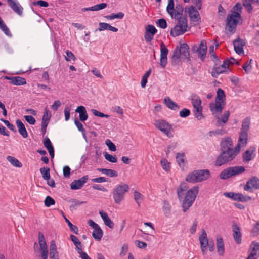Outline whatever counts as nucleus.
Wrapping results in <instances>:
<instances>
[{"label": "nucleus", "instance_id": "8fccbe9b", "mask_svg": "<svg viewBox=\"0 0 259 259\" xmlns=\"http://www.w3.org/2000/svg\"><path fill=\"white\" fill-rule=\"evenodd\" d=\"M66 56H65V60L66 61H70L71 60H76V58L74 56V55L72 53V52L70 51H66Z\"/></svg>", "mask_w": 259, "mask_h": 259}, {"label": "nucleus", "instance_id": "a18cd8bd", "mask_svg": "<svg viewBox=\"0 0 259 259\" xmlns=\"http://www.w3.org/2000/svg\"><path fill=\"white\" fill-rule=\"evenodd\" d=\"M161 166L166 171L170 170V163L165 158H163L160 161Z\"/></svg>", "mask_w": 259, "mask_h": 259}, {"label": "nucleus", "instance_id": "c03bdc74", "mask_svg": "<svg viewBox=\"0 0 259 259\" xmlns=\"http://www.w3.org/2000/svg\"><path fill=\"white\" fill-rule=\"evenodd\" d=\"M63 216L65 219V222L67 223L68 226L69 227L70 230L72 232H73L75 234H78V228L76 226L73 225L71 223V222L65 217V216H64V215H63Z\"/></svg>", "mask_w": 259, "mask_h": 259}, {"label": "nucleus", "instance_id": "ea45409f", "mask_svg": "<svg viewBox=\"0 0 259 259\" xmlns=\"http://www.w3.org/2000/svg\"><path fill=\"white\" fill-rule=\"evenodd\" d=\"M184 153H177L176 156L177 161L180 167H183L185 165Z\"/></svg>", "mask_w": 259, "mask_h": 259}, {"label": "nucleus", "instance_id": "bf43d9fd", "mask_svg": "<svg viewBox=\"0 0 259 259\" xmlns=\"http://www.w3.org/2000/svg\"><path fill=\"white\" fill-rule=\"evenodd\" d=\"M190 111L186 108L183 109L180 111V116L182 118H186L190 115Z\"/></svg>", "mask_w": 259, "mask_h": 259}, {"label": "nucleus", "instance_id": "dca6fc26", "mask_svg": "<svg viewBox=\"0 0 259 259\" xmlns=\"http://www.w3.org/2000/svg\"><path fill=\"white\" fill-rule=\"evenodd\" d=\"M232 227L233 230V237L235 241L238 244H241L242 242V235L240 228L235 222H233Z\"/></svg>", "mask_w": 259, "mask_h": 259}, {"label": "nucleus", "instance_id": "a211bd4d", "mask_svg": "<svg viewBox=\"0 0 259 259\" xmlns=\"http://www.w3.org/2000/svg\"><path fill=\"white\" fill-rule=\"evenodd\" d=\"M245 44V41L240 38L234 40L233 41V45L235 52L239 55L243 54V46Z\"/></svg>", "mask_w": 259, "mask_h": 259}, {"label": "nucleus", "instance_id": "864d4df0", "mask_svg": "<svg viewBox=\"0 0 259 259\" xmlns=\"http://www.w3.org/2000/svg\"><path fill=\"white\" fill-rule=\"evenodd\" d=\"M74 123L78 130L83 133L84 135H85V130L83 128L82 124L77 119L75 118L74 119Z\"/></svg>", "mask_w": 259, "mask_h": 259}, {"label": "nucleus", "instance_id": "de8ad7c7", "mask_svg": "<svg viewBox=\"0 0 259 259\" xmlns=\"http://www.w3.org/2000/svg\"><path fill=\"white\" fill-rule=\"evenodd\" d=\"M189 17L191 21L193 22H198L200 20L199 13L198 11H195V14L193 15H192V13L190 12L189 14Z\"/></svg>", "mask_w": 259, "mask_h": 259}, {"label": "nucleus", "instance_id": "4d7b16f0", "mask_svg": "<svg viewBox=\"0 0 259 259\" xmlns=\"http://www.w3.org/2000/svg\"><path fill=\"white\" fill-rule=\"evenodd\" d=\"M33 6H39L42 7H47L49 6L47 2L39 0L32 3Z\"/></svg>", "mask_w": 259, "mask_h": 259}, {"label": "nucleus", "instance_id": "7c9ffc66", "mask_svg": "<svg viewBox=\"0 0 259 259\" xmlns=\"http://www.w3.org/2000/svg\"><path fill=\"white\" fill-rule=\"evenodd\" d=\"M103 235V232L100 226L94 229L93 232L92 233V236L95 240L97 241L101 240Z\"/></svg>", "mask_w": 259, "mask_h": 259}, {"label": "nucleus", "instance_id": "cd10ccee", "mask_svg": "<svg viewBox=\"0 0 259 259\" xmlns=\"http://www.w3.org/2000/svg\"><path fill=\"white\" fill-rule=\"evenodd\" d=\"M255 151V148L247 150L242 154L243 161L248 163L252 159V155Z\"/></svg>", "mask_w": 259, "mask_h": 259}, {"label": "nucleus", "instance_id": "b1692460", "mask_svg": "<svg viewBox=\"0 0 259 259\" xmlns=\"http://www.w3.org/2000/svg\"><path fill=\"white\" fill-rule=\"evenodd\" d=\"M76 113L79 114V119L81 121L84 122L87 120L88 118V115L85 108L83 106H79L77 107L75 110Z\"/></svg>", "mask_w": 259, "mask_h": 259}, {"label": "nucleus", "instance_id": "72a5a7b5", "mask_svg": "<svg viewBox=\"0 0 259 259\" xmlns=\"http://www.w3.org/2000/svg\"><path fill=\"white\" fill-rule=\"evenodd\" d=\"M226 72H227V70L223 69L221 65L216 66L213 67L211 71V75L213 77L217 78L219 74Z\"/></svg>", "mask_w": 259, "mask_h": 259}, {"label": "nucleus", "instance_id": "4c0bfd02", "mask_svg": "<svg viewBox=\"0 0 259 259\" xmlns=\"http://www.w3.org/2000/svg\"><path fill=\"white\" fill-rule=\"evenodd\" d=\"M199 240L200 242L201 247L206 246L208 244V240L207 238V234L204 230H203L202 234L199 237Z\"/></svg>", "mask_w": 259, "mask_h": 259}, {"label": "nucleus", "instance_id": "5701e85b", "mask_svg": "<svg viewBox=\"0 0 259 259\" xmlns=\"http://www.w3.org/2000/svg\"><path fill=\"white\" fill-rule=\"evenodd\" d=\"M221 151L231 149L233 142L230 137H226L221 141L220 143Z\"/></svg>", "mask_w": 259, "mask_h": 259}, {"label": "nucleus", "instance_id": "ddd939ff", "mask_svg": "<svg viewBox=\"0 0 259 259\" xmlns=\"http://www.w3.org/2000/svg\"><path fill=\"white\" fill-rule=\"evenodd\" d=\"M207 49V47L206 41L205 40H202L199 47L197 45L193 46L192 48V52L193 53L198 52L199 57L201 58V60L203 61L206 56Z\"/></svg>", "mask_w": 259, "mask_h": 259}, {"label": "nucleus", "instance_id": "c85d7f7f", "mask_svg": "<svg viewBox=\"0 0 259 259\" xmlns=\"http://www.w3.org/2000/svg\"><path fill=\"white\" fill-rule=\"evenodd\" d=\"M97 170L110 177H116L118 176V172L111 169L98 168Z\"/></svg>", "mask_w": 259, "mask_h": 259}, {"label": "nucleus", "instance_id": "6e6d98bb", "mask_svg": "<svg viewBox=\"0 0 259 259\" xmlns=\"http://www.w3.org/2000/svg\"><path fill=\"white\" fill-rule=\"evenodd\" d=\"M91 111L93 113V114L96 116L106 118H109L110 117L109 115L104 114L103 113L100 112L96 109H92Z\"/></svg>", "mask_w": 259, "mask_h": 259}, {"label": "nucleus", "instance_id": "473e14b6", "mask_svg": "<svg viewBox=\"0 0 259 259\" xmlns=\"http://www.w3.org/2000/svg\"><path fill=\"white\" fill-rule=\"evenodd\" d=\"M188 187L185 183H181L179 188L177 189V194L180 200L182 199L184 195L183 192L188 190Z\"/></svg>", "mask_w": 259, "mask_h": 259}, {"label": "nucleus", "instance_id": "0e129e2a", "mask_svg": "<svg viewBox=\"0 0 259 259\" xmlns=\"http://www.w3.org/2000/svg\"><path fill=\"white\" fill-rule=\"evenodd\" d=\"M63 175L65 178H69L70 176V168L68 166H65L63 169Z\"/></svg>", "mask_w": 259, "mask_h": 259}, {"label": "nucleus", "instance_id": "4468645a", "mask_svg": "<svg viewBox=\"0 0 259 259\" xmlns=\"http://www.w3.org/2000/svg\"><path fill=\"white\" fill-rule=\"evenodd\" d=\"M259 189V179L256 177H252L246 182L244 187V190L252 192V189Z\"/></svg>", "mask_w": 259, "mask_h": 259}, {"label": "nucleus", "instance_id": "9b49d317", "mask_svg": "<svg viewBox=\"0 0 259 259\" xmlns=\"http://www.w3.org/2000/svg\"><path fill=\"white\" fill-rule=\"evenodd\" d=\"M129 190L127 184L119 185L113 190V198L115 202L119 204L124 198L125 193Z\"/></svg>", "mask_w": 259, "mask_h": 259}, {"label": "nucleus", "instance_id": "774afa93", "mask_svg": "<svg viewBox=\"0 0 259 259\" xmlns=\"http://www.w3.org/2000/svg\"><path fill=\"white\" fill-rule=\"evenodd\" d=\"M252 233L253 235H256L259 233V221L254 224L252 230Z\"/></svg>", "mask_w": 259, "mask_h": 259}, {"label": "nucleus", "instance_id": "3c124183", "mask_svg": "<svg viewBox=\"0 0 259 259\" xmlns=\"http://www.w3.org/2000/svg\"><path fill=\"white\" fill-rule=\"evenodd\" d=\"M134 197L138 206H140V203L139 201L140 199H142L143 198V195L137 191H135L134 192Z\"/></svg>", "mask_w": 259, "mask_h": 259}, {"label": "nucleus", "instance_id": "79ce46f5", "mask_svg": "<svg viewBox=\"0 0 259 259\" xmlns=\"http://www.w3.org/2000/svg\"><path fill=\"white\" fill-rule=\"evenodd\" d=\"M124 15L122 12H119L117 14H111L110 15H107L105 16V18L107 19L112 20L114 19H122L124 17Z\"/></svg>", "mask_w": 259, "mask_h": 259}, {"label": "nucleus", "instance_id": "2f4dec72", "mask_svg": "<svg viewBox=\"0 0 259 259\" xmlns=\"http://www.w3.org/2000/svg\"><path fill=\"white\" fill-rule=\"evenodd\" d=\"M184 12V8L181 4H177L175 7L174 17L178 19L180 16H182Z\"/></svg>", "mask_w": 259, "mask_h": 259}, {"label": "nucleus", "instance_id": "052dcab7", "mask_svg": "<svg viewBox=\"0 0 259 259\" xmlns=\"http://www.w3.org/2000/svg\"><path fill=\"white\" fill-rule=\"evenodd\" d=\"M229 115L230 112L229 111H226L224 113L223 115L220 118L221 120L223 122V123L225 124L227 122Z\"/></svg>", "mask_w": 259, "mask_h": 259}, {"label": "nucleus", "instance_id": "1a4fd4ad", "mask_svg": "<svg viewBox=\"0 0 259 259\" xmlns=\"http://www.w3.org/2000/svg\"><path fill=\"white\" fill-rule=\"evenodd\" d=\"M154 125L158 130L163 133L168 138L173 137L174 130L172 127V125L166 121L158 119L155 121Z\"/></svg>", "mask_w": 259, "mask_h": 259}, {"label": "nucleus", "instance_id": "09e8293b", "mask_svg": "<svg viewBox=\"0 0 259 259\" xmlns=\"http://www.w3.org/2000/svg\"><path fill=\"white\" fill-rule=\"evenodd\" d=\"M157 29L152 25H148L145 28V32L151 33V35H155L157 32Z\"/></svg>", "mask_w": 259, "mask_h": 259}, {"label": "nucleus", "instance_id": "f704fd0d", "mask_svg": "<svg viewBox=\"0 0 259 259\" xmlns=\"http://www.w3.org/2000/svg\"><path fill=\"white\" fill-rule=\"evenodd\" d=\"M7 159L9 162L11 163L12 165L16 167L20 168L22 166V163L15 157L8 156L7 157Z\"/></svg>", "mask_w": 259, "mask_h": 259}, {"label": "nucleus", "instance_id": "aec40b11", "mask_svg": "<svg viewBox=\"0 0 259 259\" xmlns=\"http://www.w3.org/2000/svg\"><path fill=\"white\" fill-rule=\"evenodd\" d=\"M5 78L10 80V82L14 85H22L26 84V79L20 76L10 77L6 76Z\"/></svg>", "mask_w": 259, "mask_h": 259}, {"label": "nucleus", "instance_id": "6e6552de", "mask_svg": "<svg viewBox=\"0 0 259 259\" xmlns=\"http://www.w3.org/2000/svg\"><path fill=\"white\" fill-rule=\"evenodd\" d=\"M240 17L241 15L238 12H233V13L229 14L227 17L226 29L230 32L234 33L238 23V19Z\"/></svg>", "mask_w": 259, "mask_h": 259}, {"label": "nucleus", "instance_id": "0eeeda50", "mask_svg": "<svg viewBox=\"0 0 259 259\" xmlns=\"http://www.w3.org/2000/svg\"><path fill=\"white\" fill-rule=\"evenodd\" d=\"M231 150V149L221 150V154L216 159L215 165L220 166L233 161L236 156Z\"/></svg>", "mask_w": 259, "mask_h": 259}, {"label": "nucleus", "instance_id": "603ef678", "mask_svg": "<svg viewBox=\"0 0 259 259\" xmlns=\"http://www.w3.org/2000/svg\"><path fill=\"white\" fill-rule=\"evenodd\" d=\"M157 24L159 27L162 29H165L167 26V22L164 18L158 19L157 22Z\"/></svg>", "mask_w": 259, "mask_h": 259}, {"label": "nucleus", "instance_id": "bb28decb", "mask_svg": "<svg viewBox=\"0 0 259 259\" xmlns=\"http://www.w3.org/2000/svg\"><path fill=\"white\" fill-rule=\"evenodd\" d=\"M181 56L182 55L180 51H178V46H177L173 52L171 58V62L173 65H176L180 62Z\"/></svg>", "mask_w": 259, "mask_h": 259}, {"label": "nucleus", "instance_id": "2eb2a0df", "mask_svg": "<svg viewBox=\"0 0 259 259\" xmlns=\"http://www.w3.org/2000/svg\"><path fill=\"white\" fill-rule=\"evenodd\" d=\"M168 50L166 46L162 42L160 44V64L162 68H165L167 63V54Z\"/></svg>", "mask_w": 259, "mask_h": 259}, {"label": "nucleus", "instance_id": "393cba45", "mask_svg": "<svg viewBox=\"0 0 259 259\" xmlns=\"http://www.w3.org/2000/svg\"><path fill=\"white\" fill-rule=\"evenodd\" d=\"M16 124L18 127V132L22 137L24 138H27L28 135L23 122L20 119H17L16 121Z\"/></svg>", "mask_w": 259, "mask_h": 259}, {"label": "nucleus", "instance_id": "20e7f679", "mask_svg": "<svg viewBox=\"0 0 259 259\" xmlns=\"http://www.w3.org/2000/svg\"><path fill=\"white\" fill-rule=\"evenodd\" d=\"M176 19L178 20L177 24L170 31V35L173 37L183 34L187 31L188 23L186 17L180 16Z\"/></svg>", "mask_w": 259, "mask_h": 259}, {"label": "nucleus", "instance_id": "37998d69", "mask_svg": "<svg viewBox=\"0 0 259 259\" xmlns=\"http://www.w3.org/2000/svg\"><path fill=\"white\" fill-rule=\"evenodd\" d=\"M104 156L105 157V159L109 161L110 162L112 163H116L117 161V158L116 156H112L110 154H109L107 152H104L103 153Z\"/></svg>", "mask_w": 259, "mask_h": 259}, {"label": "nucleus", "instance_id": "a19ab883", "mask_svg": "<svg viewBox=\"0 0 259 259\" xmlns=\"http://www.w3.org/2000/svg\"><path fill=\"white\" fill-rule=\"evenodd\" d=\"M151 73V69H149L147 71L144 75L142 76L141 85L142 88H144L147 82V79Z\"/></svg>", "mask_w": 259, "mask_h": 259}, {"label": "nucleus", "instance_id": "69168bd1", "mask_svg": "<svg viewBox=\"0 0 259 259\" xmlns=\"http://www.w3.org/2000/svg\"><path fill=\"white\" fill-rule=\"evenodd\" d=\"M108 23L105 22H100L99 24V27L98 30L101 31L104 30H107Z\"/></svg>", "mask_w": 259, "mask_h": 259}, {"label": "nucleus", "instance_id": "a878e982", "mask_svg": "<svg viewBox=\"0 0 259 259\" xmlns=\"http://www.w3.org/2000/svg\"><path fill=\"white\" fill-rule=\"evenodd\" d=\"M164 102L166 107L171 110H176L180 108V106L169 97L165 98Z\"/></svg>", "mask_w": 259, "mask_h": 259}, {"label": "nucleus", "instance_id": "49530a36", "mask_svg": "<svg viewBox=\"0 0 259 259\" xmlns=\"http://www.w3.org/2000/svg\"><path fill=\"white\" fill-rule=\"evenodd\" d=\"M44 203L46 207H49L51 205H54L55 203V201L51 197L48 196L45 199Z\"/></svg>", "mask_w": 259, "mask_h": 259}, {"label": "nucleus", "instance_id": "58836bf2", "mask_svg": "<svg viewBox=\"0 0 259 259\" xmlns=\"http://www.w3.org/2000/svg\"><path fill=\"white\" fill-rule=\"evenodd\" d=\"M42 178L45 180H49L50 178V169L49 167H42L40 169Z\"/></svg>", "mask_w": 259, "mask_h": 259}, {"label": "nucleus", "instance_id": "680f3d73", "mask_svg": "<svg viewBox=\"0 0 259 259\" xmlns=\"http://www.w3.org/2000/svg\"><path fill=\"white\" fill-rule=\"evenodd\" d=\"M45 147L47 149L53 147L52 143L48 137H46L43 141Z\"/></svg>", "mask_w": 259, "mask_h": 259}, {"label": "nucleus", "instance_id": "338daca9", "mask_svg": "<svg viewBox=\"0 0 259 259\" xmlns=\"http://www.w3.org/2000/svg\"><path fill=\"white\" fill-rule=\"evenodd\" d=\"M230 65V62L229 61L228 59H226L224 60L223 63L221 65V67L225 70H227V72L228 71V67Z\"/></svg>", "mask_w": 259, "mask_h": 259}, {"label": "nucleus", "instance_id": "f8f14e48", "mask_svg": "<svg viewBox=\"0 0 259 259\" xmlns=\"http://www.w3.org/2000/svg\"><path fill=\"white\" fill-rule=\"evenodd\" d=\"M38 242L40 245V256L42 259H48V251L47 245L44 236L41 232L38 233Z\"/></svg>", "mask_w": 259, "mask_h": 259}, {"label": "nucleus", "instance_id": "423d86ee", "mask_svg": "<svg viewBox=\"0 0 259 259\" xmlns=\"http://www.w3.org/2000/svg\"><path fill=\"white\" fill-rule=\"evenodd\" d=\"M245 171V168L242 166L229 167L222 170L219 175V177L221 179L227 180L232 177L241 174Z\"/></svg>", "mask_w": 259, "mask_h": 259}, {"label": "nucleus", "instance_id": "4be33fe9", "mask_svg": "<svg viewBox=\"0 0 259 259\" xmlns=\"http://www.w3.org/2000/svg\"><path fill=\"white\" fill-rule=\"evenodd\" d=\"M49 254L50 259H59V253L57 250V247L55 241L52 240L51 241Z\"/></svg>", "mask_w": 259, "mask_h": 259}, {"label": "nucleus", "instance_id": "5fc2aeb1", "mask_svg": "<svg viewBox=\"0 0 259 259\" xmlns=\"http://www.w3.org/2000/svg\"><path fill=\"white\" fill-rule=\"evenodd\" d=\"M105 144L108 147L110 150L112 151H115L116 150L115 144L109 139H107L105 141Z\"/></svg>", "mask_w": 259, "mask_h": 259}, {"label": "nucleus", "instance_id": "f257e3e1", "mask_svg": "<svg viewBox=\"0 0 259 259\" xmlns=\"http://www.w3.org/2000/svg\"><path fill=\"white\" fill-rule=\"evenodd\" d=\"M250 121L248 117L245 118L242 123L241 131L237 146L234 148H231V150L236 156L240 152L242 147L246 146L248 140V132L250 128Z\"/></svg>", "mask_w": 259, "mask_h": 259}, {"label": "nucleus", "instance_id": "7ed1b4c3", "mask_svg": "<svg viewBox=\"0 0 259 259\" xmlns=\"http://www.w3.org/2000/svg\"><path fill=\"white\" fill-rule=\"evenodd\" d=\"M225 95L224 91L221 89H218L217 97L215 100V104H210V109L213 114L215 113H221L223 109V106L225 104Z\"/></svg>", "mask_w": 259, "mask_h": 259}, {"label": "nucleus", "instance_id": "13d9d810", "mask_svg": "<svg viewBox=\"0 0 259 259\" xmlns=\"http://www.w3.org/2000/svg\"><path fill=\"white\" fill-rule=\"evenodd\" d=\"M1 120L5 123V124L11 131L14 132H16V130L14 125L10 123L8 120H5L3 118L1 119Z\"/></svg>", "mask_w": 259, "mask_h": 259}, {"label": "nucleus", "instance_id": "f03ea898", "mask_svg": "<svg viewBox=\"0 0 259 259\" xmlns=\"http://www.w3.org/2000/svg\"><path fill=\"white\" fill-rule=\"evenodd\" d=\"M210 176V172L208 169L196 170L189 174L186 181L193 183L202 182L208 179Z\"/></svg>", "mask_w": 259, "mask_h": 259}, {"label": "nucleus", "instance_id": "9d476101", "mask_svg": "<svg viewBox=\"0 0 259 259\" xmlns=\"http://www.w3.org/2000/svg\"><path fill=\"white\" fill-rule=\"evenodd\" d=\"M191 101L194 108L195 117L200 120L204 117L202 113L201 100L197 95H192L191 96Z\"/></svg>", "mask_w": 259, "mask_h": 259}, {"label": "nucleus", "instance_id": "c756f323", "mask_svg": "<svg viewBox=\"0 0 259 259\" xmlns=\"http://www.w3.org/2000/svg\"><path fill=\"white\" fill-rule=\"evenodd\" d=\"M217 251L221 255L224 253V243L223 239L221 237L217 238Z\"/></svg>", "mask_w": 259, "mask_h": 259}, {"label": "nucleus", "instance_id": "c9c22d12", "mask_svg": "<svg viewBox=\"0 0 259 259\" xmlns=\"http://www.w3.org/2000/svg\"><path fill=\"white\" fill-rule=\"evenodd\" d=\"M242 2L243 6L247 9L249 13H250L252 10L251 3L259 4L258 0H243Z\"/></svg>", "mask_w": 259, "mask_h": 259}, {"label": "nucleus", "instance_id": "412c9836", "mask_svg": "<svg viewBox=\"0 0 259 259\" xmlns=\"http://www.w3.org/2000/svg\"><path fill=\"white\" fill-rule=\"evenodd\" d=\"M178 51H180L182 58H186L188 61H190L189 48L186 43L181 44L180 47H178Z\"/></svg>", "mask_w": 259, "mask_h": 259}, {"label": "nucleus", "instance_id": "6ab92c4d", "mask_svg": "<svg viewBox=\"0 0 259 259\" xmlns=\"http://www.w3.org/2000/svg\"><path fill=\"white\" fill-rule=\"evenodd\" d=\"M8 4L11 8L18 15L21 16L23 14V7L17 3L15 0H7Z\"/></svg>", "mask_w": 259, "mask_h": 259}, {"label": "nucleus", "instance_id": "f3484780", "mask_svg": "<svg viewBox=\"0 0 259 259\" xmlns=\"http://www.w3.org/2000/svg\"><path fill=\"white\" fill-rule=\"evenodd\" d=\"M89 179V176L85 175L81 178L73 181L70 184V188L72 190H78L82 187Z\"/></svg>", "mask_w": 259, "mask_h": 259}, {"label": "nucleus", "instance_id": "e433bc0d", "mask_svg": "<svg viewBox=\"0 0 259 259\" xmlns=\"http://www.w3.org/2000/svg\"><path fill=\"white\" fill-rule=\"evenodd\" d=\"M70 237L71 241L74 244V245L76 247V249L77 250V252L81 250L82 249V248H81L82 244H81V242L77 238V237H76L74 235H70Z\"/></svg>", "mask_w": 259, "mask_h": 259}, {"label": "nucleus", "instance_id": "39448f33", "mask_svg": "<svg viewBox=\"0 0 259 259\" xmlns=\"http://www.w3.org/2000/svg\"><path fill=\"white\" fill-rule=\"evenodd\" d=\"M199 187L194 186L188 190L182 203L183 211L186 212L192 205L198 193Z\"/></svg>", "mask_w": 259, "mask_h": 259}, {"label": "nucleus", "instance_id": "e2e57ef3", "mask_svg": "<svg viewBox=\"0 0 259 259\" xmlns=\"http://www.w3.org/2000/svg\"><path fill=\"white\" fill-rule=\"evenodd\" d=\"M24 118L27 122H28L30 124H34L35 123V118L31 115H25L24 116Z\"/></svg>", "mask_w": 259, "mask_h": 259}]
</instances>
